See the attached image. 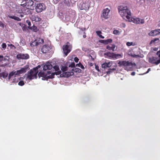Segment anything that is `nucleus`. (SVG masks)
<instances>
[{
  "mask_svg": "<svg viewBox=\"0 0 160 160\" xmlns=\"http://www.w3.org/2000/svg\"><path fill=\"white\" fill-rule=\"evenodd\" d=\"M118 11L121 16L126 21H131V12L126 6L121 5L118 7Z\"/></svg>",
  "mask_w": 160,
  "mask_h": 160,
  "instance_id": "obj_1",
  "label": "nucleus"
},
{
  "mask_svg": "<svg viewBox=\"0 0 160 160\" xmlns=\"http://www.w3.org/2000/svg\"><path fill=\"white\" fill-rule=\"evenodd\" d=\"M38 68L37 67L28 72L27 74H25L26 79L32 80L37 78V74L38 73Z\"/></svg>",
  "mask_w": 160,
  "mask_h": 160,
  "instance_id": "obj_2",
  "label": "nucleus"
},
{
  "mask_svg": "<svg viewBox=\"0 0 160 160\" xmlns=\"http://www.w3.org/2000/svg\"><path fill=\"white\" fill-rule=\"evenodd\" d=\"M53 68L54 69L55 72L52 73L50 71L47 72V73L48 74H51V75L48 76L47 77L48 78H53L55 74L56 75H59L61 73V71L60 70L58 65H56L54 66Z\"/></svg>",
  "mask_w": 160,
  "mask_h": 160,
  "instance_id": "obj_3",
  "label": "nucleus"
},
{
  "mask_svg": "<svg viewBox=\"0 0 160 160\" xmlns=\"http://www.w3.org/2000/svg\"><path fill=\"white\" fill-rule=\"evenodd\" d=\"M118 64L120 66L126 67V69L128 70H130L132 68L133 64L132 62H129V61H123L122 62H118Z\"/></svg>",
  "mask_w": 160,
  "mask_h": 160,
  "instance_id": "obj_4",
  "label": "nucleus"
},
{
  "mask_svg": "<svg viewBox=\"0 0 160 160\" xmlns=\"http://www.w3.org/2000/svg\"><path fill=\"white\" fill-rule=\"evenodd\" d=\"M72 48V45L69 42H67L66 45H63L62 47L63 52L65 56H66L71 52Z\"/></svg>",
  "mask_w": 160,
  "mask_h": 160,
  "instance_id": "obj_5",
  "label": "nucleus"
},
{
  "mask_svg": "<svg viewBox=\"0 0 160 160\" xmlns=\"http://www.w3.org/2000/svg\"><path fill=\"white\" fill-rule=\"evenodd\" d=\"M46 9V5L43 3H37L35 7V11L38 13L41 12Z\"/></svg>",
  "mask_w": 160,
  "mask_h": 160,
  "instance_id": "obj_6",
  "label": "nucleus"
},
{
  "mask_svg": "<svg viewBox=\"0 0 160 160\" xmlns=\"http://www.w3.org/2000/svg\"><path fill=\"white\" fill-rule=\"evenodd\" d=\"M104 55L107 56V57H105L106 58H108L110 59H117L118 58H120V57L121 56L120 54H116L114 53H111L110 52H106L104 53Z\"/></svg>",
  "mask_w": 160,
  "mask_h": 160,
  "instance_id": "obj_7",
  "label": "nucleus"
},
{
  "mask_svg": "<svg viewBox=\"0 0 160 160\" xmlns=\"http://www.w3.org/2000/svg\"><path fill=\"white\" fill-rule=\"evenodd\" d=\"M110 10L108 8L104 9L101 15V17L104 19H108L110 16Z\"/></svg>",
  "mask_w": 160,
  "mask_h": 160,
  "instance_id": "obj_8",
  "label": "nucleus"
},
{
  "mask_svg": "<svg viewBox=\"0 0 160 160\" xmlns=\"http://www.w3.org/2000/svg\"><path fill=\"white\" fill-rule=\"evenodd\" d=\"M34 2L32 0H29L25 3L24 6L26 8L30 9V10H33L34 9Z\"/></svg>",
  "mask_w": 160,
  "mask_h": 160,
  "instance_id": "obj_9",
  "label": "nucleus"
},
{
  "mask_svg": "<svg viewBox=\"0 0 160 160\" xmlns=\"http://www.w3.org/2000/svg\"><path fill=\"white\" fill-rule=\"evenodd\" d=\"M149 62L152 64L157 65L160 63V59L154 57L149 58L148 60Z\"/></svg>",
  "mask_w": 160,
  "mask_h": 160,
  "instance_id": "obj_10",
  "label": "nucleus"
},
{
  "mask_svg": "<svg viewBox=\"0 0 160 160\" xmlns=\"http://www.w3.org/2000/svg\"><path fill=\"white\" fill-rule=\"evenodd\" d=\"M16 57L18 59H27L29 58V56L28 54L20 53L17 55Z\"/></svg>",
  "mask_w": 160,
  "mask_h": 160,
  "instance_id": "obj_11",
  "label": "nucleus"
},
{
  "mask_svg": "<svg viewBox=\"0 0 160 160\" xmlns=\"http://www.w3.org/2000/svg\"><path fill=\"white\" fill-rule=\"evenodd\" d=\"M51 49V48L49 46L44 45L42 47L41 51L43 53H48L49 52Z\"/></svg>",
  "mask_w": 160,
  "mask_h": 160,
  "instance_id": "obj_12",
  "label": "nucleus"
},
{
  "mask_svg": "<svg viewBox=\"0 0 160 160\" xmlns=\"http://www.w3.org/2000/svg\"><path fill=\"white\" fill-rule=\"evenodd\" d=\"M24 7V4L17 6L16 7V11L20 13H23L25 10Z\"/></svg>",
  "mask_w": 160,
  "mask_h": 160,
  "instance_id": "obj_13",
  "label": "nucleus"
},
{
  "mask_svg": "<svg viewBox=\"0 0 160 160\" xmlns=\"http://www.w3.org/2000/svg\"><path fill=\"white\" fill-rule=\"evenodd\" d=\"M160 33V29H155L151 31L149 33L148 35L151 36H155L159 35Z\"/></svg>",
  "mask_w": 160,
  "mask_h": 160,
  "instance_id": "obj_14",
  "label": "nucleus"
},
{
  "mask_svg": "<svg viewBox=\"0 0 160 160\" xmlns=\"http://www.w3.org/2000/svg\"><path fill=\"white\" fill-rule=\"evenodd\" d=\"M9 58L7 56H6L5 57H3L2 55H0V62H2L4 61L5 62V65H7L8 64L9 60Z\"/></svg>",
  "mask_w": 160,
  "mask_h": 160,
  "instance_id": "obj_15",
  "label": "nucleus"
},
{
  "mask_svg": "<svg viewBox=\"0 0 160 160\" xmlns=\"http://www.w3.org/2000/svg\"><path fill=\"white\" fill-rule=\"evenodd\" d=\"M52 68V65L49 62H47L44 65L43 69L44 71L51 69Z\"/></svg>",
  "mask_w": 160,
  "mask_h": 160,
  "instance_id": "obj_16",
  "label": "nucleus"
},
{
  "mask_svg": "<svg viewBox=\"0 0 160 160\" xmlns=\"http://www.w3.org/2000/svg\"><path fill=\"white\" fill-rule=\"evenodd\" d=\"M73 73V72H66L64 73L61 74L60 76L61 77H68L72 75Z\"/></svg>",
  "mask_w": 160,
  "mask_h": 160,
  "instance_id": "obj_17",
  "label": "nucleus"
},
{
  "mask_svg": "<svg viewBox=\"0 0 160 160\" xmlns=\"http://www.w3.org/2000/svg\"><path fill=\"white\" fill-rule=\"evenodd\" d=\"M112 65V62H108L104 63L102 65V67L104 68H106L110 67Z\"/></svg>",
  "mask_w": 160,
  "mask_h": 160,
  "instance_id": "obj_18",
  "label": "nucleus"
},
{
  "mask_svg": "<svg viewBox=\"0 0 160 160\" xmlns=\"http://www.w3.org/2000/svg\"><path fill=\"white\" fill-rule=\"evenodd\" d=\"M112 39H108L107 40H102L100 41V42L101 43L105 44H108L109 43L112 42Z\"/></svg>",
  "mask_w": 160,
  "mask_h": 160,
  "instance_id": "obj_19",
  "label": "nucleus"
},
{
  "mask_svg": "<svg viewBox=\"0 0 160 160\" xmlns=\"http://www.w3.org/2000/svg\"><path fill=\"white\" fill-rule=\"evenodd\" d=\"M31 18L32 21L37 22L40 21L41 20V18L38 16L32 15Z\"/></svg>",
  "mask_w": 160,
  "mask_h": 160,
  "instance_id": "obj_20",
  "label": "nucleus"
},
{
  "mask_svg": "<svg viewBox=\"0 0 160 160\" xmlns=\"http://www.w3.org/2000/svg\"><path fill=\"white\" fill-rule=\"evenodd\" d=\"M8 17L9 18H10L13 19L15 20L18 21H21V19L19 17L16 16H15L8 15Z\"/></svg>",
  "mask_w": 160,
  "mask_h": 160,
  "instance_id": "obj_21",
  "label": "nucleus"
},
{
  "mask_svg": "<svg viewBox=\"0 0 160 160\" xmlns=\"http://www.w3.org/2000/svg\"><path fill=\"white\" fill-rule=\"evenodd\" d=\"M115 48V46L114 45L112 44L111 45V46L109 45H107V46L106 48L107 49L110 50L114 51V49Z\"/></svg>",
  "mask_w": 160,
  "mask_h": 160,
  "instance_id": "obj_22",
  "label": "nucleus"
},
{
  "mask_svg": "<svg viewBox=\"0 0 160 160\" xmlns=\"http://www.w3.org/2000/svg\"><path fill=\"white\" fill-rule=\"evenodd\" d=\"M28 68V65H26L23 68H22L20 70L22 73H24L27 71Z\"/></svg>",
  "mask_w": 160,
  "mask_h": 160,
  "instance_id": "obj_23",
  "label": "nucleus"
},
{
  "mask_svg": "<svg viewBox=\"0 0 160 160\" xmlns=\"http://www.w3.org/2000/svg\"><path fill=\"white\" fill-rule=\"evenodd\" d=\"M28 28L35 32H36L38 30L37 27L34 25L32 27H28Z\"/></svg>",
  "mask_w": 160,
  "mask_h": 160,
  "instance_id": "obj_24",
  "label": "nucleus"
},
{
  "mask_svg": "<svg viewBox=\"0 0 160 160\" xmlns=\"http://www.w3.org/2000/svg\"><path fill=\"white\" fill-rule=\"evenodd\" d=\"M131 21H128V22H133L134 23L136 24H138V23H139V22H138V20L137 19V18H132L131 17Z\"/></svg>",
  "mask_w": 160,
  "mask_h": 160,
  "instance_id": "obj_25",
  "label": "nucleus"
},
{
  "mask_svg": "<svg viewBox=\"0 0 160 160\" xmlns=\"http://www.w3.org/2000/svg\"><path fill=\"white\" fill-rule=\"evenodd\" d=\"M15 71H12L9 74V75H8V79H10L11 78V77L12 76H13L14 75H15V77H16V76H15Z\"/></svg>",
  "mask_w": 160,
  "mask_h": 160,
  "instance_id": "obj_26",
  "label": "nucleus"
},
{
  "mask_svg": "<svg viewBox=\"0 0 160 160\" xmlns=\"http://www.w3.org/2000/svg\"><path fill=\"white\" fill-rule=\"evenodd\" d=\"M19 25L21 26L22 27V29L23 31H25L27 29L26 25L22 23H19Z\"/></svg>",
  "mask_w": 160,
  "mask_h": 160,
  "instance_id": "obj_27",
  "label": "nucleus"
},
{
  "mask_svg": "<svg viewBox=\"0 0 160 160\" xmlns=\"http://www.w3.org/2000/svg\"><path fill=\"white\" fill-rule=\"evenodd\" d=\"M96 33L97 35L100 38H101L103 39L104 38V37L102 36L101 34H100L102 33V32L101 31H96Z\"/></svg>",
  "mask_w": 160,
  "mask_h": 160,
  "instance_id": "obj_28",
  "label": "nucleus"
},
{
  "mask_svg": "<svg viewBox=\"0 0 160 160\" xmlns=\"http://www.w3.org/2000/svg\"><path fill=\"white\" fill-rule=\"evenodd\" d=\"M38 42L36 40H35L34 41L30 44V46L32 47H34L35 46H37L38 45Z\"/></svg>",
  "mask_w": 160,
  "mask_h": 160,
  "instance_id": "obj_29",
  "label": "nucleus"
},
{
  "mask_svg": "<svg viewBox=\"0 0 160 160\" xmlns=\"http://www.w3.org/2000/svg\"><path fill=\"white\" fill-rule=\"evenodd\" d=\"M30 9L27 8L26 9H25L24 11L23 12V13H25L26 14H29L31 13V11L30 10Z\"/></svg>",
  "mask_w": 160,
  "mask_h": 160,
  "instance_id": "obj_30",
  "label": "nucleus"
},
{
  "mask_svg": "<svg viewBox=\"0 0 160 160\" xmlns=\"http://www.w3.org/2000/svg\"><path fill=\"white\" fill-rule=\"evenodd\" d=\"M137 19L138 20V22H139V23H138V24H143L144 22V20L143 19H141L138 18H137Z\"/></svg>",
  "mask_w": 160,
  "mask_h": 160,
  "instance_id": "obj_31",
  "label": "nucleus"
},
{
  "mask_svg": "<svg viewBox=\"0 0 160 160\" xmlns=\"http://www.w3.org/2000/svg\"><path fill=\"white\" fill-rule=\"evenodd\" d=\"M15 76H19L21 74H22V73L21 72V70H17V71H15Z\"/></svg>",
  "mask_w": 160,
  "mask_h": 160,
  "instance_id": "obj_32",
  "label": "nucleus"
},
{
  "mask_svg": "<svg viewBox=\"0 0 160 160\" xmlns=\"http://www.w3.org/2000/svg\"><path fill=\"white\" fill-rule=\"evenodd\" d=\"M159 40V39L158 38H154V39H152L151 41L150 42V44H152L153 43L155 44V42Z\"/></svg>",
  "mask_w": 160,
  "mask_h": 160,
  "instance_id": "obj_33",
  "label": "nucleus"
},
{
  "mask_svg": "<svg viewBox=\"0 0 160 160\" xmlns=\"http://www.w3.org/2000/svg\"><path fill=\"white\" fill-rule=\"evenodd\" d=\"M61 70L62 71V73H64L67 70V67H63L61 68Z\"/></svg>",
  "mask_w": 160,
  "mask_h": 160,
  "instance_id": "obj_34",
  "label": "nucleus"
},
{
  "mask_svg": "<svg viewBox=\"0 0 160 160\" xmlns=\"http://www.w3.org/2000/svg\"><path fill=\"white\" fill-rule=\"evenodd\" d=\"M18 85L20 86H22L24 85V82L23 81L21 80L19 82Z\"/></svg>",
  "mask_w": 160,
  "mask_h": 160,
  "instance_id": "obj_35",
  "label": "nucleus"
},
{
  "mask_svg": "<svg viewBox=\"0 0 160 160\" xmlns=\"http://www.w3.org/2000/svg\"><path fill=\"white\" fill-rule=\"evenodd\" d=\"M7 47L6 44L5 43H3L2 45V47L3 49V50H5Z\"/></svg>",
  "mask_w": 160,
  "mask_h": 160,
  "instance_id": "obj_36",
  "label": "nucleus"
},
{
  "mask_svg": "<svg viewBox=\"0 0 160 160\" xmlns=\"http://www.w3.org/2000/svg\"><path fill=\"white\" fill-rule=\"evenodd\" d=\"M38 75L42 77H44L45 76V73L43 72H40L38 73Z\"/></svg>",
  "mask_w": 160,
  "mask_h": 160,
  "instance_id": "obj_37",
  "label": "nucleus"
},
{
  "mask_svg": "<svg viewBox=\"0 0 160 160\" xmlns=\"http://www.w3.org/2000/svg\"><path fill=\"white\" fill-rule=\"evenodd\" d=\"M113 33L115 35H118L119 33V32L118 30H115L113 31Z\"/></svg>",
  "mask_w": 160,
  "mask_h": 160,
  "instance_id": "obj_38",
  "label": "nucleus"
},
{
  "mask_svg": "<svg viewBox=\"0 0 160 160\" xmlns=\"http://www.w3.org/2000/svg\"><path fill=\"white\" fill-rule=\"evenodd\" d=\"M8 46H10V48H14V49H15L16 48V47L13 44H8Z\"/></svg>",
  "mask_w": 160,
  "mask_h": 160,
  "instance_id": "obj_39",
  "label": "nucleus"
},
{
  "mask_svg": "<svg viewBox=\"0 0 160 160\" xmlns=\"http://www.w3.org/2000/svg\"><path fill=\"white\" fill-rule=\"evenodd\" d=\"M133 44V42H128L126 43V45L127 46H131Z\"/></svg>",
  "mask_w": 160,
  "mask_h": 160,
  "instance_id": "obj_40",
  "label": "nucleus"
},
{
  "mask_svg": "<svg viewBox=\"0 0 160 160\" xmlns=\"http://www.w3.org/2000/svg\"><path fill=\"white\" fill-rule=\"evenodd\" d=\"M78 66L81 68L82 69H84V67L83 66V65L82 64H81V63H79V64H78Z\"/></svg>",
  "mask_w": 160,
  "mask_h": 160,
  "instance_id": "obj_41",
  "label": "nucleus"
},
{
  "mask_svg": "<svg viewBox=\"0 0 160 160\" xmlns=\"http://www.w3.org/2000/svg\"><path fill=\"white\" fill-rule=\"evenodd\" d=\"M132 57L133 58H138L139 57V55H136L135 54H134L133 55H132Z\"/></svg>",
  "mask_w": 160,
  "mask_h": 160,
  "instance_id": "obj_42",
  "label": "nucleus"
},
{
  "mask_svg": "<svg viewBox=\"0 0 160 160\" xmlns=\"http://www.w3.org/2000/svg\"><path fill=\"white\" fill-rule=\"evenodd\" d=\"M4 24L1 21H0V26L3 28L4 27Z\"/></svg>",
  "mask_w": 160,
  "mask_h": 160,
  "instance_id": "obj_43",
  "label": "nucleus"
},
{
  "mask_svg": "<svg viewBox=\"0 0 160 160\" xmlns=\"http://www.w3.org/2000/svg\"><path fill=\"white\" fill-rule=\"evenodd\" d=\"M26 22L28 23V27H30V26L31 25V23L30 22L29 20H27Z\"/></svg>",
  "mask_w": 160,
  "mask_h": 160,
  "instance_id": "obj_44",
  "label": "nucleus"
},
{
  "mask_svg": "<svg viewBox=\"0 0 160 160\" xmlns=\"http://www.w3.org/2000/svg\"><path fill=\"white\" fill-rule=\"evenodd\" d=\"M75 61L76 62H78L79 61V59L77 57H75L74 59Z\"/></svg>",
  "mask_w": 160,
  "mask_h": 160,
  "instance_id": "obj_45",
  "label": "nucleus"
},
{
  "mask_svg": "<svg viewBox=\"0 0 160 160\" xmlns=\"http://www.w3.org/2000/svg\"><path fill=\"white\" fill-rule=\"evenodd\" d=\"M60 0H53V1L56 4Z\"/></svg>",
  "mask_w": 160,
  "mask_h": 160,
  "instance_id": "obj_46",
  "label": "nucleus"
},
{
  "mask_svg": "<svg viewBox=\"0 0 160 160\" xmlns=\"http://www.w3.org/2000/svg\"><path fill=\"white\" fill-rule=\"evenodd\" d=\"M75 70H76V72H80L81 71V70L79 68H76Z\"/></svg>",
  "mask_w": 160,
  "mask_h": 160,
  "instance_id": "obj_47",
  "label": "nucleus"
},
{
  "mask_svg": "<svg viewBox=\"0 0 160 160\" xmlns=\"http://www.w3.org/2000/svg\"><path fill=\"white\" fill-rule=\"evenodd\" d=\"M157 54L158 55L159 57L160 58V51H158L157 52Z\"/></svg>",
  "mask_w": 160,
  "mask_h": 160,
  "instance_id": "obj_48",
  "label": "nucleus"
},
{
  "mask_svg": "<svg viewBox=\"0 0 160 160\" xmlns=\"http://www.w3.org/2000/svg\"><path fill=\"white\" fill-rule=\"evenodd\" d=\"M18 82V80H16V78H14L13 79L12 82L13 83H16Z\"/></svg>",
  "mask_w": 160,
  "mask_h": 160,
  "instance_id": "obj_49",
  "label": "nucleus"
},
{
  "mask_svg": "<svg viewBox=\"0 0 160 160\" xmlns=\"http://www.w3.org/2000/svg\"><path fill=\"white\" fill-rule=\"evenodd\" d=\"M70 66L72 68L75 67V64L74 62L72 63L71 65H70Z\"/></svg>",
  "mask_w": 160,
  "mask_h": 160,
  "instance_id": "obj_50",
  "label": "nucleus"
},
{
  "mask_svg": "<svg viewBox=\"0 0 160 160\" xmlns=\"http://www.w3.org/2000/svg\"><path fill=\"white\" fill-rule=\"evenodd\" d=\"M121 26L123 27V28H125L126 26V25L124 23H122L121 24Z\"/></svg>",
  "mask_w": 160,
  "mask_h": 160,
  "instance_id": "obj_51",
  "label": "nucleus"
},
{
  "mask_svg": "<svg viewBox=\"0 0 160 160\" xmlns=\"http://www.w3.org/2000/svg\"><path fill=\"white\" fill-rule=\"evenodd\" d=\"M84 33L85 34L83 35V37L84 38H85L86 37V33L85 32H84Z\"/></svg>",
  "mask_w": 160,
  "mask_h": 160,
  "instance_id": "obj_52",
  "label": "nucleus"
},
{
  "mask_svg": "<svg viewBox=\"0 0 160 160\" xmlns=\"http://www.w3.org/2000/svg\"><path fill=\"white\" fill-rule=\"evenodd\" d=\"M135 72H132L131 73V74L133 76V75H135Z\"/></svg>",
  "mask_w": 160,
  "mask_h": 160,
  "instance_id": "obj_53",
  "label": "nucleus"
},
{
  "mask_svg": "<svg viewBox=\"0 0 160 160\" xmlns=\"http://www.w3.org/2000/svg\"><path fill=\"white\" fill-rule=\"evenodd\" d=\"M20 16L21 17H23L24 16V15L22 14H20Z\"/></svg>",
  "mask_w": 160,
  "mask_h": 160,
  "instance_id": "obj_54",
  "label": "nucleus"
},
{
  "mask_svg": "<svg viewBox=\"0 0 160 160\" xmlns=\"http://www.w3.org/2000/svg\"><path fill=\"white\" fill-rule=\"evenodd\" d=\"M150 70V68H149L148 69L147 71V73H148L149 71Z\"/></svg>",
  "mask_w": 160,
  "mask_h": 160,
  "instance_id": "obj_55",
  "label": "nucleus"
},
{
  "mask_svg": "<svg viewBox=\"0 0 160 160\" xmlns=\"http://www.w3.org/2000/svg\"><path fill=\"white\" fill-rule=\"evenodd\" d=\"M41 40L42 41V43H43L44 42V40L42 39H41Z\"/></svg>",
  "mask_w": 160,
  "mask_h": 160,
  "instance_id": "obj_56",
  "label": "nucleus"
},
{
  "mask_svg": "<svg viewBox=\"0 0 160 160\" xmlns=\"http://www.w3.org/2000/svg\"><path fill=\"white\" fill-rule=\"evenodd\" d=\"M98 68H97V67H96V68L97 70H98V71H99V69H98Z\"/></svg>",
  "mask_w": 160,
  "mask_h": 160,
  "instance_id": "obj_57",
  "label": "nucleus"
},
{
  "mask_svg": "<svg viewBox=\"0 0 160 160\" xmlns=\"http://www.w3.org/2000/svg\"><path fill=\"white\" fill-rule=\"evenodd\" d=\"M110 73V71H108V72H107V73L108 74V73Z\"/></svg>",
  "mask_w": 160,
  "mask_h": 160,
  "instance_id": "obj_58",
  "label": "nucleus"
},
{
  "mask_svg": "<svg viewBox=\"0 0 160 160\" xmlns=\"http://www.w3.org/2000/svg\"><path fill=\"white\" fill-rule=\"evenodd\" d=\"M154 50H155V51H157V48H155V49H154Z\"/></svg>",
  "mask_w": 160,
  "mask_h": 160,
  "instance_id": "obj_59",
  "label": "nucleus"
},
{
  "mask_svg": "<svg viewBox=\"0 0 160 160\" xmlns=\"http://www.w3.org/2000/svg\"><path fill=\"white\" fill-rule=\"evenodd\" d=\"M21 77H20L19 78V80H20L21 79Z\"/></svg>",
  "mask_w": 160,
  "mask_h": 160,
  "instance_id": "obj_60",
  "label": "nucleus"
},
{
  "mask_svg": "<svg viewBox=\"0 0 160 160\" xmlns=\"http://www.w3.org/2000/svg\"><path fill=\"white\" fill-rule=\"evenodd\" d=\"M115 69L114 68H113L112 70H115Z\"/></svg>",
  "mask_w": 160,
  "mask_h": 160,
  "instance_id": "obj_61",
  "label": "nucleus"
},
{
  "mask_svg": "<svg viewBox=\"0 0 160 160\" xmlns=\"http://www.w3.org/2000/svg\"><path fill=\"white\" fill-rule=\"evenodd\" d=\"M24 0V1H28V0Z\"/></svg>",
  "mask_w": 160,
  "mask_h": 160,
  "instance_id": "obj_62",
  "label": "nucleus"
},
{
  "mask_svg": "<svg viewBox=\"0 0 160 160\" xmlns=\"http://www.w3.org/2000/svg\"><path fill=\"white\" fill-rule=\"evenodd\" d=\"M85 5V4L84 3L83 4H82V5L83 6V5Z\"/></svg>",
  "mask_w": 160,
  "mask_h": 160,
  "instance_id": "obj_63",
  "label": "nucleus"
},
{
  "mask_svg": "<svg viewBox=\"0 0 160 160\" xmlns=\"http://www.w3.org/2000/svg\"><path fill=\"white\" fill-rule=\"evenodd\" d=\"M83 9H85L84 8L82 9V10H83Z\"/></svg>",
  "mask_w": 160,
  "mask_h": 160,
  "instance_id": "obj_64",
  "label": "nucleus"
}]
</instances>
